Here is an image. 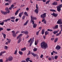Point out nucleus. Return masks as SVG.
<instances>
[{
	"mask_svg": "<svg viewBox=\"0 0 62 62\" xmlns=\"http://www.w3.org/2000/svg\"><path fill=\"white\" fill-rule=\"evenodd\" d=\"M41 47V48L43 49L45 48V49H46V47H47V44L44 41L42 42L40 44Z\"/></svg>",
	"mask_w": 62,
	"mask_h": 62,
	"instance_id": "f257e3e1",
	"label": "nucleus"
},
{
	"mask_svg": "<svg viewBox=\"0 0 62 62\" xmlns=\"http://www.w3.org/2000/svg\"><path fill=\"white\" fill-rule=\"evenodd\" d=\"M23 35V34H20L17 37L16 39H17L19 38V39L18 40L17 43H20L21 42V41L22 40V38H21V36Z\"/></svg>",
	"mask_w": 62,
	"mask_h": 62,
	"instance_id": "f03ea898",
	"label": "nucleus"
},
{
	"mask_svg": "<svg viewBox=\"0 0 62 62\" xmlns=\"http://www.w3.org/2000/svg\"><path fill=\"white\" fill-rule=\"evenodd\" d=\"M31 22H32V24H34V21L33 20H37V18L36 17L31 16Z\"/></svg>",
	"mask_w": 62,
	"mask_h": 62,
	"instance_id": "7ed1b4c3",
	"label": "nucleus"
},
{
	"mask_svg": "<svg viewBox=\"0 0 62 62\" xmlns=\"http://www.w3.org/2000/svg\"><path fill=\"white\" fill-rule=\"evenodd\" d=\"M62 4L59 5L57 7V10L59 12H60L61 11V8H62Z\"/></svg>",
	"mask_w": 62,
	"mask_h": 62,
	"instance_id": "20e7f679",
	"label": "nucleus"
},
{
	"mask_svg": "<svg viewBox=\"0 0 62 62\" xmlns=\"http://www.w3.org/2000/svg\"><path fill=\"white\" fill-rule=\"evenodd\" d=\"M12 32L13 33L12 35L13 37H16V34L19 33V31H16L15 33V31H12Z\"/></svg>",
	"mask_w": 62,
	"mask_h": 62,
	"instance_id": "39448f33",
	"label": "nucleus"
},
{
	"mask_svg": "<svg viewBox=\"0 0 62 62\" xmlns=\"http://www.w3.org/2000/svg\"><path fill=\"white\" fill-rule=\"evenodd\" d=\"M46 16V13H45L41 15L40 17L41 18H43V19H45V17Z\"/></svg>",
	"mask_w": 62,
	"mask_h": 62,
	"instance_id": "423d86ee",
	"label": "nucleus"
},
{
	"mask_svg": "<svg viewBox=\"0 0 62 62\" xmlns=\"http://www.w3.org/2000/svg\"><path fill=\"white\" fill-rule=\"evenodd\" d=\"M8 11L7 12H5L3 11L2 10H1V13L2 14H4V15H6L8 13H9V12H10L9 10H8Z\"/></svg>",
	"mask_w": 62,
	"mask_h": 62,
	"instance_id": "0eeeda50",
	"label": "nucleus"
},
{
	"mask_svg": "<svg viewBox=\"0 0 62 62\" xmlns=\"http://www.w3.org/2000/svg\"><path fill=\"white\" fill-rule=\"evenodd\" d=\"M61 21H62V19H61L58 20L57 22V23L59 24H62V22H61Z\"/></svg>",
	"mask_w": 62,
	"mask_h": 62,
	"instance_id": "6e6552de",
	"label": "nucleus"
},
{
	"mask_svg": "<svg viewBox=\"0 0 62 62\" xmlns=\"http://www.w3.org/2000/svg\"><path fill=\"white\" fill-rule=\"evenodd\" d=\"M31 54L32 55H33V56L34 57H35L36 56V57H37V59L38 58V57H38V56H39L38 55V54H34V53H33V52H31Z\"/></svg>",
	"mask_w": 62,
	"mask_h": 62,
	"instance_id": "1a4fd4ad",
	"label": "nucleus"
},
{
	"mask_svg": "<svg viewBox=\"0 0 62 62\" xmlns=\"http://www.w3.org/2000/svg\"><path fill=\"white\" fill-rule=\"evenodd\" d=\"M51 15L54 16V17H56L58 16V14H57L55 13L54 12H53L52 14H51Z\"/></svg>",
	"mask_w": 62,
	"mask_h": 62,
	"instance_id": "9d476101",
	"label": "nucleus"
},
{
	"mask_svg": "<svg viewBox=\"0 0 62 62\" xmlns=\"http://www.w3.org/2000/svg\"><path fill=\"white\" fill-rule=\"evenodd\" d=\"M55 49H56V50H59L61 49V47L57 45L55 48Z\"/></svg>",
	"mask_w": 62,
	"mask_h": 62,
	"instance_id": "9b49d317",
	"label": "nucleus"
},
{
	"mask_svg": "<svg viewBox=\"0 0 62 62\" xmlns=\"http://www.w3.org/2000/svg\"><path fill=\"white\" fill-rule=\"evenodd\" d=\"M34 38L33 37L32 38V40H31V41L30 43V45H29V46L30 47L31 46H32V44H33V41H34Z\"/></svg>",
	"mask_w": 62,
	"mask_h": 62,
	"instance_id": "f8f14e48",
	"label": "nucleus"
},
{
	"mask_svg": "<svg viewBox=\"0 0 62 62\" xmlns=\"http://www.w3.org/2000/svg\"><path fill=\"white\" fill-rule=\"evenodd\" d=\"M8 60L9 61H11L13 60V57L11 56L9 57Z\"/></svg>",
	"mask_w": 62,
	"mask_h": 62,
	"instance_id": "ddd939ff",
	"label": "nucleus"
},
{
	"mask_svg": "<svg viewBox=\"0 0 62 62\" xmlns=\"http://www.w3.org/2000/svg\"><path fill=\"white\" fill-rule=\"evenodd\" d=\"M29 59H30V58H27L26 60V62H28L29 61H30V62H32V60H30Z\"/></svg>",
	"mask_w": 62,
	"mask_h": 62,
	"instance_id": "4468645a",
	"label": "nucleus"
},
{
	"mask_svg": "<svg viewBox=\"0 0 62 62\" xmlns=\"http://www.w3.org/2000/svg\"><path fill=\"white\" fill-rule=\"evenodd\" d=\"M39 11V10L38 9H36L34 10V12L36 13V14H38Z\"/></svg>",
	"mask_w": 62,
	"mask_h": 62,
	"instance_id": "2eb2a0df",
	"label": "nucleus"
},
{
	"mask_svg": "<svg viewBox=\"0 0 62 62\" xmlns=\"http://www.w3.org/2000/svg\"><path fill=\"white\" fill-rule=\"evenodd\" d=\"M58 28V25H55L54 27H53V29H57Z\"/></svg>",
	"mask_w": 62,
	"mask_h": 62,
	"instance_id": "dca6fc26",
	"label": "nucleus"
},
{
	"mask_svg": "<svg viewBox=\"0 0 62 62\" xmlns=\"http://www.w3.org/2000/svg\"><path fill=\"white\" fill-rule=\"evenodd\" d=\"M42 22H44V23H45V24H46V23H47V22L46 21V20L45 19H43L42 21Z\"/></svg>",
	"mask_w": 62,
	"mask_h": 62,
	"instance_id": "f3484780",
	"label": "nucleus"
},
{
	"mask_svg": "<svg viewBox=\"0 0 62 62\" xmlns=\"http://www.w3.org/2000/svg\"><path fill=\"white\" fill-rule=\"evenodd\" d=\"M52 5H57V2L56 1L52 3Z\"/></svg>",
	"mask_w": 62,
	"mask_h": 62,
	"instance_id": "a211bd4d",
	"label": "nucleus"
},
{
	"mask_svg": "<svg viewBox=\"0 0 62 62\" xmlns=\"http://www.w3.org/2000/svg\"><path fill=\"white\" fill-rule=\"evenodd\" d=\"M10 18H9L5 20H4L3 21V22H7L8 21H10Z\"/></svg>",
	"mask_w": 62,
	"mask_h": 62,
	"instance_id": "6ab92c4d",
	"label": "nucleus"
},
{
	"mask_svg": "<svg viewBox=\"0 0 62 62\" xmlns=\"http://www.w3.org/2000/svg\"><path fill=\"white\" fill-rule=\"evenodd\" d=\"M6 53V51H4L3 52H1L0 53V56L2 55V54H4V53Z\"/></svg>",
	"mask_w": 62,
	"mask_h": 62,
	"instance_id": "aec40b11",
	"label": "nucleus"
},
{
	"mask_svg": "<svg viewBox=\"0 0 62 62\" xmlns=\"http://www.w3.org/2000/svg\"><path fill=\"white\" fill-rule=\"evenodd\" d=\"M33 24H34L33 26V28H36L37 26V25L35 23H34Z\"/></svg>",
	"mask_w": 62,
	"mask_h": 62,
	"instance_id": "412c9836",
	"label": "nucleus"
},
{
	"mask_svg": "<svg viewBox=\"0 0 62 62\" xmlns=\"http://www.w3.org/2000/svg\"><path fill=\"white\" fill-rule=\"evenodd\" d=\"M26 50V47H24V48H22L21 49V51H24Z\"/></svg>",
	"mask_w": 62,
	"mask_h": 62,
	"instance_id": "4be33fe9",
	"label": "nucleus"
},
{
	"mask_svg": "<svg viewBox=\"0 0 62 62\" xmlns=\"http://www.w3.org/2000/svg\"><path fill=\"white\" fill-rule=\"evenodd\" d=\"M24 15H25V16H28V13L27 12H24Z\"/></svg>",
	"mask_w": 62,
	"mask_h": 62,
	"instance_id": "5701e85b",
	"label": "nucleus"
},
{
	"mask_svg": "<svg viewBox=\"0 0 62 62\" xmlns=\"http://www.w3.org/2000/svg\"><path fill=\"white\" fill-rule=\"evenodd\" d=\"M44 32H45V29H43L42 30L41 32L42 35L44 34Z\"/></svg>",
	"mask_w": 62,
	"mask_h": 62,
	"instance_id": "b1692460",
	"label": "nucleus"
},
{
	"mask_svg": "<svg viewBox=\"0 0 62 62\" xmlns=\"http://www.w3.org/2000/svg\"><path fill=\"white\" fill-rule=\"evenodd\" d=\"M7 39L8 40V42L9 43H10L11 42V39L8 38Z\"/></svg>",
	"mask_w": 62,
	"mask_h": 62,
	"instance_id": "393cba45",
	"label": "nucleus"
},
{
	"mask_svg": "<svg viewBox=\"0 0 62 62\" xmlns=\"http://www.w3.org/2000/svg\"><path fill=\"white\" fill-rule=\"evenodd\" d=\"M28 21L27 20L26 22L24 23L23 25L24 26L25 25H26L28 23Z\"/></svg>",
	"mask_w": 62,
	"mask_h": 62,
	"instance_id": "a878e982",
	"label": "nucleus"
},
{
	"mask_svg": "<svg viewBox=\"0 0 62 62\" xmlns=\"http://www.w3.org/2000/svg\"><path fill=\"white\" fill-rule=\"evenodd\" d=\"M19 10H18L16 12V13H15V15H17V14H18V13L19 12Z\"/></svg>",
	"mask_w": 62,
	"mask_h": 62,
	"instance_id": "bb28decb",
	"label": "nucleus"
},
{
	"mask_svg": "<svg viewBox=\"0 0 62 62\" xmlns=\"http://www.w3.org/2000/svg\"><path fill=\"white\" fill-rule=\"evenodd\" d=\"M49 34V32L48 31H45V35L46 36V35H47Z\"/></svg>",
	"mask_w": 62,
	"mask_h": 62,
	"instance_id": "cd10ccee",
	"label": "nucleus"
},
{
	"mask_svg": "<svg viewBox=\"0 0 62 62\" xmlns=\"http://www.w3.org/2000/svg\"><path fill=\"white\" fill-rule=\"evenodd\" d=\"M58 41V38H57L55 39V40H54V42L56 43L57 41Z\"/></svg>",
	"mask_w": 62,
	"mask_h": 62,
	"instance_id": "c85d7f7f",
	"label": "nucleus"
},
{
	"mask_svg": "<svg viewBox=\"0 0 62 62\" xmlns=\"http://www.w3.org/2000/svg\"><path fill=\"white\" fill-rule=\"evenodd\" d=\"M10 19L12 20H15V17L14 16H12L10 17Z\"/></svg>",
	"mask_w": 62,
	"mask_h": 62,
	"instance_id": "c756f323",
	"label": "nucleus"
},
{
	"mask_svg": "<svg viewBox=\"0 0 62 62\" xmlns=\"http://www.w3.org/2000/svg\"><path fill=\"white\" fill-rule=\"evenodd\" d=\"M25 34V35H27V34H28V31H25L24 33Z\"/></svg>",
	"mask_w": 62,
	"mask_h": 62,
	"instance_id": "7c9ffc66",
	"label": "nucleus"
},
{
	"mask_svg": "<svg viewBox=\"0 0 62 62\" xmlns=\"http://www.w3.org/2000/svg\"><path fill=\"white\" fill-rule=\"evenodd\" d=\"M50 11H52V12H56V11L55 10L51 9L50 10Z\"/></svg>",
	"mask_w": 62,
	"mask_h": 62,
	"instance_id": "2f4dec72",
	"label": "nucleus"
},
{
	"mask_svg": "<svg viewBox=\"0 0 62 62\" xmlns=\"http://www.w3.org/2000/svg\"><path fill=\"white\" fill-rule=\"evenodd\" d=\"M4 24V22H2V23H0V25H3Z\"/></svg>",
	"mask_w": 62,
	"mask_h": 62,
	"instance_id": "473e14b6",
	"label": "nucleus"
},
{
	"mask_svg": "<svg viewBox=\"0 0 62 62\" xmlns=\"http://www.w3.org/2000/svg\"><path fill=\"white\" fill-rule=\"evenodd\" d=\"M58 33V31H54L53 32V33H54V35L56 34V33Z\"/></svg>",
	"mask_w": 62,
	"mask_h": 62,
	"instance_id": "72a5a7b5",
	"label": "nucleus"
},
{
	"mask_svg": "<svg viewBox=\"0 0 62 62\" xmlns=\"http://www.w3.org/2000/svg\"><path fill=\"white\" fill-rule=\"evenodd\" d=\"M19 54H20V55H22L23 54V52L21 51H19Z\"/></svg>",
	"mask_w": 62,
	"mask_h": 62,
	"instance_id": "f704fd0d",
	"label": "nucleus"
},
{
	"mask_svg": "<svg viewBox=\"0 0 62 62\" xmlns=\"http://www.w3.org/2000/svg\"><path fill=\"white\" fill-rule=\"evenodd\" d=\"M3 30H4L3 28L0 27V32H1V31H3Z\"/></svg>",
	"mask_w": 62,
	"mask_h": 62,
	"instance_id": "c9c22d12",
	"label": "nucleus"
},
{
	"mask_svg": "<svg viewBox=\"0 0 62 62\" xmlns=\"http://www.w3.org/2000/svg\"><path fill=\"white\" fill-rule=\"evenodd\" d=\"M57 57H58V56H54V58L55 59H57Z\"/></svg>",
	"mask_w": 62,
	"mask_h": 62,
	"instance_id": "e433bc0d",
	"label": "nucleus"
},
{
	"mask_svg": "<svg viewBox=\"0 0 62 62\" xmlns=\"http://www.w3.org/2000/svg\"><path fill=\"white\" fill-rule=\"evenodd\" d=\"M50 2V0H48V1H47L46 2V4H49Z\"/></svg>",
	"mask_w": 62,
	"mask_h": 62,
	"instance_id": "4c0bfd02",
	"label": "nucleus"
},
{
	"mask_svg": "<svg viewBox=\"0 0 62 62\" xmlns=\"http://www.w3.org/2000/svg\"><path fill=\"white\" fill-rule=\"evenodd\" d=\"M17 54V50H16L14 53V54Z\"/></svg>",
	"mask_w": 62,
	"mask_h": 62,
	"instance_id": "58836bf2",
	"label": "nucleus"
},
{
	"mask_svg": "<svg viewBox=\"0 0 62 62\" xmlns=\"http://www.w3.org/2000/svg\"><path fill=\"white\" fill-rule=\"evenodd\" d=\"M3 36L4 38V39H5L6 38V35L5 34H4Z\"/></svg>",
	"mask_w": 62,
	"mask_h": 62,
	"instance_id": "ea45409f",
	"label": "nucleus"
},
{
	"mask_svg": "<svg viewBox=\"0 0 62 62\" xmlns=\"http://www.w3.org/2000/svg\"><path fill=\"white\" fill-rule=\"evenodd\" d=\"M25 16H23L22 17V20H24L25 19Z\"/></svg>",
	"mask_w": 62,
	"mask_h": 62,
	"instance_id": "a19ab883",
	"label": "nucleus"
},
{
	"mask_svg": "<svg viewBox=\"0 0 62 62\" xmlns=\"http://www.w3.org/2000/svg\"><path fill=\"white\" fill-rule=\"evenodd\" d=\"M33 50L34 51H37V48H34Z\"/></svg>",
	"mask_w": 62,
	"mask_h": 62,
	"instance_id": "79ce46f5",
	"label": "nucleus"
},
{
	"mask_svg": "<svg viewBox=\"0 0 62 62\" xmlns=\"http://www.w3.org/2000/svg\"><path fill=\"white\" fill-rule=\"evenodd\" d=\"M47 31H50L51 32L52 31H53V30L50 29H48Z\"/></svg>",
	"mask_w": 62,
	"mask_h": 62,
	"instance_id": "37998d69",
	"label": "nucleus"
},
{
	"mask_svg": "<svg viewBox=\"0 0 62 62\" xmlns=\"http://www.w3.org/2000/svg\"><path fill=\"white\" fill-rule=\"evenodd\" d=\"M19 20V19L16 18L15 20V21L16 22H18V21Z\"/></svg>",
	"mask_w": 62,
	"mask_h": 62,
	"instance_id": "c03bdc74",
	"label": "nucleus"
},
{
	"mask_svg": "<svg viewBox=\"0 0 62 62\" xmlns=\"http://www.w3.org/2000/svg\"><path fill=\"white\" fill-rule=\"evenodd\" d=\"M48 59L50 61H51V60H52V58L50 57H49L48 58Z\"/></svg>",
	"mask_w": 62,
	"mask_h": 62,
	"instance_id": "a18cd8bd",
	"label": "nucleus"
},
{
	"mask_svg": "<svg viewBox=\"0 0 62 62\" xmlns=\"http://www.w3.org/2000/svg\"><path fill=\"white\" fill-rule=\"evenodd\" d=\"M22 15L21 14H20L19 13V17L20 18H21V17H22Z\"/></svg>",
	"mask_w": 62,
	"mask_h": 62,
	"instance_id": "49530a36",
	"label": "nucleus"
},
{
	"mask_svg": "<svg viewBox=\"0 0 62 62\" xmlns=\"http://www.w3.org/2000/svg\"><path fill=\"white\" fill-rule=\"evenodd\" d=\"M8 2H9V3H11L12 2V0H8Z\"/></svg>",
	"mask_w": 62,
	"mask_h": 62,
	"instance_id": "de8ad7c7",
	"label": "nucleus"
},
{
	"mask_svg": "<svg viewBox=\"0 0 62 62\" xmlns=\"http://www.w3.org/2000/svg\"><path fill=\"white\" fill-rule=\"evenodd\" d=\"M31 51H29V53H28V55H30L31 54Z\"/></svg>",
	"mask_w": 62,
	"mask_h": 62,
	"instance_id": "09e8293b",
	"label": "nucleus"
},
{
	"mask_svg": "<svg viewBox=\"0 0 62 62\" xmlns=\"http://www.w3.org/2000/svg\"><path fill=\"white\" fill-rule=\"evenodd\" d=\"M8 46H5V49H6V50H7V49H8Z\"/></svg>",
	"mask_w": 62,
	"mask_h": 62,
	"instance_id": "8fccbe9b",
	"label": "nucleus"
},
{
	"mask_svg": "<svg viewBox=\"0 0 62 62\" xmlns=\"http://www.w3.org/2000/svg\"><path fill=\"white\" fill-rule=\"evenodd\" d=\"M5 10L6 11H8V10H8V8H6L5 9Z\"/></svg>",
	"mask_w": 62,
	"mask_h": 62,
	"instance_id": "3c124183",
	"label": "nucleus"
},
{
	"mask_svg": "<svg viewBox=\"0 0 62 62\" xmlns=\"http://www.w3.org/2000/svg\"><path fill=\"white\" fill-rule=\"evenodd\" d=\"M39 31H37L36 33V35H39Z\"/></svg>",
	"mask_w": 62,
	"mask_h": 62,
	"instance_id": "603ef678",
	"label": "nucleus"
},
{
	"mask_svg": "<svg viewBox=\"0 0 62 62\" xmlns=\"http://www.w3.org/2000/svg\"><path fill=\"white\" fill-rule=\"evenodd\" d=\"M53 52L54 54H57V52H55L54 51H53Z\"/></svg>",
	"mask_w": 62,
	"mask_h": 62,
	"instance_id": "864d4df0",
	"label": "nucleus"
},
{
	"mask_svg": "<svg viewBox=\"0 0 62 62\" xmlns=\"http://www.w3.org/2000/svg\"><path fill=\"white\" fill-rule=\"evenodd\" d=\"M31 39H32L31 38L28 41V42H29V43H30V41H31Z\"/></svg>",
	"mask_w": 62,
	"mask_h": 62,
	"instance_id": "5fc2aeb1",
	"label": "nucleus"
},
{
	"mask_svg": "<svg viewBox=\"0 0 62 62\" xmlns=\"http://www.w3.org/2000/svg\"><path fill=\"white\" fill-rule=\"evenodd\" d=\"M14 7V5H13V4H12L11 6V8H13V7Z\"/></svg>",
	"mask_w": 62,
	"mask_h": 62,
	"instance_id": "6e6d98bb",
	"label": "nucleus"
},
{
	"mask_svg": "<svg viewBox=\"0 0 62 62\" xmlns=\"http://www.w3.org/2000/svg\"><path fill=\"white\" fill-rule=\"evenodd\" d=\"M5 6H8L9 5V4L8 3H6L5 4Z\"/></svg>",
	"mask_w": 62,
	"mask_h": 62,
	"instance_id": "4d7b16f0",
	"label": "nucleus"
},
{
	"mask_svg": "<svg viewBox=\"0 0 62 62\" xmlns=\"http://www.w3.org/2000/svg\"><path fill=\"white\" fill-rule=\"evenodd\" d=\"M8 59L7 58L6 60V62H8Z\"/></svg>",
	"mask_w": 62,
	"mask_h": 62,
	"instance_id": "13d9d810",
	"label": "nucleus"
},
{
	"mask_svg": "<svg viewBox=\"0 0 62 62\" xmlns=\"http://www.w3.org/2000/svg\"><path fill=\"white\" fill-rule=\"evenodd\" d=\"M8 43H8V42L7 41V42H6L5 44L6 45H8Z\"/></svg>",
	"mask_w": 62,
	"mask_h": 62,
	"instance_id": "bf43d9fd",
	"label": "nucleus"
},
{
	"mask_svg": "<svg viewBox=\"0 0 62 62\" xmlns=\"http://www.w3.org/2000/svg\"><path fill=\"white\" fill-rule=\"evenodd\" d=\"M29 37V36H28V35H27V37H26V39H28Z\"/></svg>",
	"mask_w": 62,
	"mask_h": 62,
	"instance_id": "052dcab7",
	"label": "nucleus"
},
{
	"mask_svg": "<svg viewBox=\"0 0 62 62\" xmlns=\"http://www.w3.org/2000/svg\"><path fill=\"white\" fill-rule=\"evenodd\" d=\"M51 58H52V60H54V57L53 56L51 57Z\"/></svg>",
	"mask_w": 62,
	"mask_h": 62,
	"instance_id": "680f3d73",
	"label": "nucleus"
},
{
	"mask_svg": "<svg viewBox=\"0 0 62 62\" xmlns=\"http://www.w3.org/2000/svg\"><path fill=\"white\" fill-rule=\"evenodd\" d=\"M59 33H57V34H56V36H59Z\"/></svg>",
	"mask_w": 62,
	"mask_h": 62,
	"instance_id": "e2e57ef3",
	"label": "nucleus"
},
{
	"mask_svg": "<svg viewBox=\"0 0 62 62\" xmlns=\"http://www.w3.org/2000/svg\"><path fill=\"white\" fill-rule=\"evenodd\" d=\"M35 45H37V42H36V41H35Z\"/></svg>",
	"mask_w": 62,
	"mask_h": 62,
	"instance_id": "0e129e2a",
	"label": "nucleus"
},
{
	"mask_svg": "<svg viewBox=\"0 0 62 62\" xmlns=\"http://www.w3.org/2000/svg\"><path fill=\"white\" fill-rule=\"evenodd\" d=\"M59 26L60 27H61L62 28V24H61L59 25Z\"/></svg>",
	"mask_w": 62,
	"mask_h": 62,
	"instance_id": "69168bd1",
	"label": "nucleus"
},
{
	"mask_svg": "<svg viewBox=\"0 0 62 62\" xmlns=\"http://www.w3.org/2000/svg\"><path fill=\"white\" fill-rule=\"evenodd\" d=\"M0 62H3V60L2 59H0Z\"/></svg>",
	"mask_w": 62,
	"mask_h": 62,
	"instance_id": "338daca9",
	"label": "nucleus"
},
{
	"mask_svg": "<svg viewBox=\"0 0 62 62\" xmlns=\"http://www.w3.org/2000/svg\"><path fill=\"white\" fill-rule=\"evenodd\" d=\"M21 62H26L25 60H23L21 61Z\"/></svg>",
	"mask_w": 62,
	"mask_h": 62,
	"instance_id": "774afa93",
	"label": "nucleus"
}]
</instances>
